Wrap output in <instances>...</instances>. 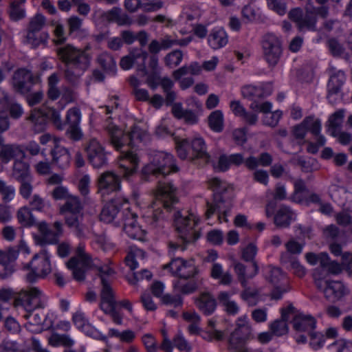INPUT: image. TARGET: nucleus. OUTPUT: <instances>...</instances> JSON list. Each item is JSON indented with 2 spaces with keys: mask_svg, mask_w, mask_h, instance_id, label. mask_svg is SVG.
Wrapping results in <instances>:
<instances>
[{
  "mask_svg": "<svg viewBox=\"0 0 352 352\" xmlns=\"http://www.w3.org/2000/svg\"><path fill=\"white\" fill-rule=\"evenodd\" d=\"M105 128L112 145L121 152L120 167L123 169V177L129 179L136 172L139 158L133 152L123 148L125 146H133L138 142L148 140V133L146 129L135 125L127 134H124L121 129L111 122L109 118L107 120Z\"/></svg>",
  "mask_w": 352,
  "mask_h": 352,
  "instance_id": "f257e3e1",
  "label": "nucleus"
},
{
  "mask_svg": "<svg viewBox=\"0 0 352 352\" xmlns=\"http://www.w3.org/2000/svg\"><path fill=\"white\" fill-rule=\"evenodd\" d=\"M88 49V46L82 50L70 44L57 47L56 53L65 63V76L69 81H76L90 67L91 56Z\"/></svg>",
  "mask_w": 352,
  "mask_h": 352,
  "instance_id": "f03ea898",
  "label": "nucleus"
},
{
  "mask_svg": "<svg viewBox=\"0 0 352 352\" xmlns=\"http://www.w3.org/2000/svg\"><path fill=\"white\" fill-rule=\"evenodd\" d=\"M198 221L199 219L193 213L183 215L179 211L175 212L174 223L178 233V240L177 242H169L170 256L173 255L174 252L177 250L184 251L188 244L199 237L198 232L195 230Z\"/></svg>",
  "mask_w": 352,
  "mask_h": 352,
  "instance_id": "7ed1b4c3",
  "label": "nucleus"
},
{
  "mask_svg": "<svg viewBox=\"0 0 352 352\" xmlns=\"http://www.w3.org/2000/svg\"><path fill=\"white\" fill-rule=\"evenodd\" d=\"M45 297L43 292L36 287L22 289L15 299L16 307L22 306L26 311L23 316L30 320V325H38L42 323V319L38 314H32V311L37 308H43L45 304Z\"/></svg>",
  "mask_w": 352,
  "mask_h": 352,
  "instance_id": "20e7f679",
  "label": "nucleus"
},
{
  "mask_svg": "<svg viewBox=\"0 0 352 352\" xmlns=\"http://www.w3.org/2000/svg\"><path fill=\"white\" fill-rule=\"evenodd\" d=\"M82 205L79 198L72 195L60 207V214L65 216V223L78 238L85 236V226L82 223Z\"/></svg>",
  "mask_w": 352,
  "mask_h": 352,
  "instance_id": "39448f33",
  "label": "nucleus"
},
{
  "mask_svg": "<svg viewBox=\"0 0 352 352\" xmlns=\"http://www.w3.org/2000/svg\"><path fill=\"white\" fill-rule=\"evenodd\" d=\"M176 149L179 157L182 160L191 162L200 160L204 163H208L210 160L206 142L201 136L177 142Z\"/></svg>",
  "mask_w": 352,
  "mask_h": 352,
  "instance_id": "423d86ee",
  "label": "nucleus"
},
{
  "mask_svg": "<svg viewBox=\"0 0 352 352\" xmlns=\"http://www.w3.org/2000/svg\"><path fill=\"white\" fill-rule=\"evenodd\" d=\"M177 201L175 195V188L170 183H159L155 194V201L149 206L152 223H156L163 219L162 206L169 208Z\"/></svg>",
  "mask_w": 352,
  "mask_h": 352,
  "instance_id": "0eeeda50",
  "label": "nucleus"
},
{
  "mask_svg": "<svg viewBox=\"0 0 352 352\" xmlns=\"http://www.w3.org/2000/svg\"><path fill=\"white\" fill-rule=\"evenodd\" d=\"M178 170L179 168L175 164L173 155L163 151H156L152 154L150 162L143 168L142 173L145 175L166 176Z\"/></svg>",
  "mask_w": 352,
  "mask_h": 352,
  "instance_id": "6e6552de",
  "label": "nucleus"
},
{
  "mask_svg": "<svg viewBox=\"0 0 352 352\" xmlns=\"http://www.w3.org/2000/svg\"><path fill=\"white\" fill-rule=\"evenodd\" d=\"M99 276L101 280L100 309L104 312H109L113 306H116L115 294L111 283L113 280L115 272L107 265H103L98 267Z\"/></svg>",
  "mask_w": 352,
  "mask_h": 352,
  "instance_id": "1a4fd4ad",
  "label": "nucleus"
},
{
  "mask_svg": "<svg viewBox=\"0 0 352 352\" xmlns=\"http://www.w3.org/2000/svg\"><path fill=\"white\" fill-rule=\"evenodd\" d=\"M24 267L28 270L25 275L28 282L34 283L39 278H44L52 272L50 254L46 250H42L34 254Z\"/></svg>",
  "mask_w": 352,
  "mask_h": 352,
  "instance_id": "9d476101",
  "label": "nucleus"
},
{
  "mask_svg": "<svg viewBox=\"0 0 352 352\" xmlns=\"http://www.w3.org/2000/svg\"><path fill=\"white\" fill-rule=\"evenodd\" d=\"M93 261L90 255L85 252V245L80 243L76 248L75 256L67 263V267L72 271L75 280L81 281L85 279V272L91 267Z\"/></svg>",
  "mask_w": 352,
  "mask_h": 352,
  "instance_id": "9b49d317",
  "label": "nucleus"
},
{
  "mask_svg": "<svg viewBox=\"0 0 352 352\" xmlns=\"http://www.w3.org/2000/svg\"><path fill=\"white\" fill-rule=\"evenodd\" d=\"M252 332L247 316L238 318L236 327L229 338V348L233 352H252L245 346V341L250 337Z\"/></svg>",
  "mask_w": 352,
  "mask_h": 352,
  "instance_id": "f8f14e48",
  "label": "nucleus"
},
{
  "mask_svg": "<svg viewBox=\"0 0 352 352\" xmlns=\"http://www.w3.org/2000/svg\"><path fill=\"white\" fill-rule=\"evenodd\" d=\"M263 57L270 67H275L283 54L280 39L274 34L267 33L262 39Z\"/></svg>",
  "mask_w": 352,
  "mask_h": 352,
  "instance_id": "ddd939ff",
  "label": "nucleus"
},
{
  "mask_svg": "<svg viewBox=\"0 0 352 352\" xmlns=\"http://www.w3.org/2000/svg\"><path fill=\"white\" fill-rule=\"evenodd\" d=\"M267 270L266 278L274 285L272 298L276 300L280 299L283 294L290 289L286 274L280 268L273 266H268Z\"/></svg>",
  "mask_w": 352,
  "mask_h": 352,
  "instance_id": "4468645a",
  "label": "nucleus"
},
{
  "mask_svg": "<svg viewBox=\"0 0 352 352\" xmlns=\"http://www.w3.org/2000/svg\"><path fill=\"white\" fill-rule=\"evenodd\" d=\"M148 54L142 48H131L129 54L121 58L120 66L124 70H129L133 67H136L138 71L146 74L145 62Z\"/></svg>",
  "mask_w": 352,
  "mask_h": 352,
  "instance_id": "2eb2a0df",
  "label": "nucleus"
},
{
  "mask_svg": "<svg viewBox=\"0 0 352 352\" xmlns=\"http://www.w3.org/2000/svg\"><path fill=\"white\" fill-rule=\"evenodd\" d=\"M164 268L169 269L173 275L184 279L190 278L197 273L193 261H186L180 257L171 258L168 264L164 265Z\"/></svg>",
  "mask_w": 352,
  "mask_h": 352,
  "instance_id": "dca6fc26",
  "label": "nucleus"
},
{
  "mask_svg": "<svg viewBox=\"0 0 352 352\" xmlns=\"http://www.w3.org/2000/svg\"><path fill=\"white\" fill-rule=\"evenodd\" d=\"M342 271V267L335 261H329L326 265L316 267L313 271V278L318 289L321 290L330 282L328 279L329 274H338Z\"/></svg>",
  "mask_w": 352,
  "mask_h": 352,
  "instance_id": "f3484780",
  "label": "nucleus"
},
{
  "mask_svg": "<svg viewBox=\"0 0 352 352\" xmlns=\"http://www.w3.org/2000/svg\"><path fill=\"white\" fill-rule=\"evenodd\" d=\"M85 151L89 162L94 168H100L107 164V153L96 138H91L87 142Z\"/></svg>",
  "mask_w": 352,
  "mask_h": 352,
  "instance_id": "a211bd4d",
  "label": "nucleus"
},
{
  "mask_svg": "<svg viewBox=\"0 0 352 352\" xmlns=\"http://www.w3.org/2000/svg\"><path fill=\"white\" fill-rule=\"evenodd\" d=\"M120 188V179L113 172H104L98 179V192L102 196L117 192Z\"/></svg>",
  "mask_w": 352,
  "mask_h": 352,
  "instance_id": "6ab92c4d",
  "label": "nucleus"
},
{
  "mask_svg": "<svg viewBox=\"0 0 352 352\" xmlns=\"http://www.w3.org/2000/svg\"><path fill=\"white\" fill-rule=\"evenodd\" d=\"M250 108L254 112L264 113L263 123L271 126H275L282 116V113L280 111L271 112L272 104L270 102H264L263 103L254 102L250 104Z\"/></svg>",
  "mask_w": 352,
  "mask_h": 352,
  "instance_id": "aec40b11",
  "label": "nucleus"
},
{
  "mask_svg": "<svg viewBox=\"0 0 352 352\" xmlns=\"http://www.w3.org/2000/svg\"><path fill=\"white\" fill-rule=\"evenodd\" d=\"M346 80L344 73L338 70L332 74L330 76L327 87V98L329 102L336 103L341 98V88Z\"/></svg>",
  "mask_w": 352,
  "mask_h": 352,
  "instance_id": "412c9836",
  "label": "nucleus"
},
{
  "mask_svg": "<svg viewBox=\"0 0 352 352\" xmlns=\"http://www.w3.org/2000/svg\"><path fill=\"white\" fill-rule=\"evenodd\" d=\"M294 311L295 308L292 305L281 309L280 318L274 320L270 324V329L273 335L282 336L288 333L289 328L287 322L291 316L294 315Z\"/></svg>",
  "mask_w": 352,
  "mask_h": 352,
  "instance_id": "4be33fe9",
  "label": "nucleus"
},
{
  "mask_svg": "<svg viewBox=\"0 0 352 352\" xmlns=\"http://www.w3.org/2000/svg\"><path fill=\"white\" fill-rule=\"evenodd\" d=\"M321 290L324 292L325 298L333 302L341 300L349 293L346 285L340 280L329 282Z\"/></svg>",
  "mask_w": 352,
  "mask_h": 352,
  "instance_id": "5701e85b",
  "label": "nucleus"
},
{
  "mask_svg": "<svg viewBox=\"0 0 352 352\" xmlns=\"http://www.w3.org/2000/svg\"><path fill=\"white\" fill-rule=\"evenodd\" d=\"M127 205L126 200H122L120 198L114 199L107 203L100 215V220L104 223H111L118 214L121 206Z\"/></svg>",
  "mask_w": 352,
  "mask_h": 352,
  "instance_id": "b1692460",
  "label": "nucleus"
},
{
  "mask_svg": "<svg viewBox=\"0 0 352 352\" xmlns=\"http://www.w3.org/2000/svg\"><path fill=\"white\" fill-rule=\"evenodd\" d=\"M272 92V86L270 84H263L258 86L246 85L241 89L243 96L252 100V102H257V99L270 96Z\"/></svg>",
  "mask_w": 352,
  "mask_h": 352,
  "instance_id": "393cba45",
  "label": "nucleus"
},
{
  "mask_svg": "<svg viewBox=\"0 0 352 352\" xmlns=\"http://www.w3.org/2000/svg\"><path fill=\"white\" fill-rule=\"evenodd\" d=\"M32 79V75L30 71L25 69H19L13 74V87L16 91L21 94H26L30 90L28 83Z\"/></svg>",
  "mask_w": 352,
  "mask_h": 352,
  "instance_id": "a878e982",
  "label": "nucleus"
},
{
  "mask_svg": "<svg viewBox=\"0 0 352 352\" xmlns=\"http://www.w3.org/2000/svg\"><path fill=\"white\" fill-rule=\"evenodd\" d=\"M296 217V214L289 207L282 205L274 216V223L279 228H285L290 226Z\"/></svg>",
  "mask_w": 352,
  "mask_h": 352,
  "instance_id": "bb28decb",
  "label": "nucleus"
},
{
  "mask_svg": "<svg viewBox=\"0 0 352 352\" xmlns=\"http://www.w3.org/2000/svg\"><path fill=\"white\" fill-rule=\"evenodd\" d=\"M292 316L294 317L293 327L297 331H307L310 334L316 328V319L309 315H296L294 313Z\"/></svg>",
  "mask_w": 352,
  "mask_h": 352,
  "instance_id": "cd10ccee",
  "label": "nucleus"
},
{
  "mask_svg": "<svg viewBox=\"0 0 352 352\" xmlns=\"http://www.w3.org/2000/svg\"><path fill=\"white\" fill-rule=\"evenodd\" d=\"M228 42V36L223 28H213L208 37V45L214 50L223 47Z\"/></svg>",
  "mask_w": 352,
  "mask_h": 352,
  "instance_id": "c85d7f7f",
  "label": "nucleus"
},
{
  "mask_svg": "<svg viewBox=\"0 0 352 352\" xmlns=\"http://www.w3.org/2000/svg\"><path fill=\"white\" fill-rule=\"evenodd\" d=\"M197 307L204 314H212L217 307L215 299L208 292H203L195 298Z\"/></svg>",
  "mask_w": 352,
  "mask_h": 352,
  "instance_id": "c756f323",
  "label": "nucleus"
},
{
  "mask_svg": "<svg viewBox=\"0 0 352 352\" xmlns=\"http://www.w3.org/2000/svg\"><path fill=\"white\" fill-rule=\"evenodd\" d=\"M16 258V251L9 250L8 252H0V277L6 278L12 274L14 267L12 261Z\"/></svg>",
  "mask_w": 352,
  "mask_h": 352,
  "instance_id": "7c9ffc66",
  "label": "nucleus"
},
{
  "mask_svg": "<svg viewBox=\"0 0 352 352\" xmlns=\"http://www.w3.org/2000/svg\"><path fill=\"white\" fill-rule=\"evenodd\" d=\"M46 113L43 109H34L28 117V120L32 123V128L35 133L43 132L47 126Z\"/></svg>",
  "mask_w": 352,
  "mask_h": 352,
  "instance_id": "2f4dec72",
  "label": "nucleus"
},
{
  "mask_svg": "<svg viewBox=\"0 0 352 352\" xmlns=\"http://www.w3.org/2000/svg\"><path fill=\"white\" fill-rule=\"evenodd\" d=\"M12 177L18 182L32 181L29 164L21 160H15L12 166Z\"/></svg>",
  "mask_w": 352,
  "mask_h": 352,
  "instance_id": "473e14b6",
  "label": "nucleus"
},
{
  "mask_svg": "<svg viewBox=\"0 0 352 352\" xmlns=\"http://www.w3.org/2000/svg\"><path fill=\"white\" fill-rule=\"evenodd\" d=\"M280 259L282 264L289 265V269L295 276L302 278L306 275V268L295 256H290L287 253H281Z\"/></svg>",
  "mask_w": 352,
  "mask_h": 352,
  "instance_id": "72a5a7b5",
  "label": "nucleus"
},
{
  "mask_svg": "<svg viewBox=\"0 0 352 352\" xmlns=\"http://www.w3.org/2000/svg\"><path fill=\"white\" fill-rule=\"evenodd\" d=\"M316 8H314L310 2H308L305 6V14L302 16L300 21L298 25V28L300 30H315L317 18L314 12Z\"/></svg>",
  "mask_w": 352,
  "mask_h": 352,
  "instance_id": "f704fd0d",
  "label": "nucleus"
},
{
  "mask_svg": "<svg viewBox=\"0 0 352 352\" xmlns=\"http://www.w3.org/2000/svg\"><path fill=\"white\" fill-rule=\"evenodd\" d=\"M124 6L130 12H135L140 7L146 12H154L162 7V2L151 1L141 3L140 0H125Z\"/></svg>",
  "mask_w": 352,
  "mask_h": 352,
  "instance_id": "c9c22d12",
  "label": "nucleus"
},
{
  "mask_svg": "<svg viewBox=\"0 0 352 352\" xmlns=\"http://www.w3.org/2000/svg\"><path fill=\"white\" fill-rule=\"evenodd\" d=\"M254 272L251 274H246V267L243 263L235 261L233 264L234 271L237 276L238 280L243 287H246L248 280L254 277L258 272V267L256 262H253Z\"/></svg>",
  "mask_w": 352,
  "mask_h": 352,
  "instance_id": "e433bc0d",
  "label": "nucleus"
},
{
  "mask_svg": "<svg viewBox=\"0 0 352 352\" xmlns=\"http://www.w3.org/2000/svg\"><path fill=\"white\" fill-rule=\"evenodd\" d=\"M207 210L206 212V216L209 219L213 214L217 212L220 220H223L227 222L228 220L226 218L228 213L229 212V208L223 207V201L221 197L218 199L217 197H214V203H207Z\"/></svg>",
  "mask_w": 352,
  "mask_h": 352,
  "instance_id": "4c0bfd02",
  "label": "nucleus"
},
{
  "mask_svg": "<svg viewBox=\"0 0 352 352\" xmlns=\"http://www.w3.org/2000/svg\"><path fill=\"white\" fill-rule=\"evenodd\" d=\"M102 16L107 21L115 22L119 25H126L132 23V21L129 16L123 13L122 10L117 7L113 8L111 10L104 12Z\"/></svg>",
  "mask_w": 352,
  "mask_h": 352,
  "instance_id": "58836bf2",
  "label": "nucleus"
},
{
  "mask_svg": "<svg viewBox=\"0 0 352 352\" xmlns=\"http://www.w3.org/2000/svg\"><path fill=\"white\" fill-rule=\"evenodd\" d=\"M72 320L76 327L91 337L96 338L98 337V332L89 325L84 313L82 311H78L74 313L72 316Z\"/></svg>",
  "mask_w": 352,
  "mask_h": 352,
  "instance_id": "ea45409f",
  "label": "nucleus"
},
{
  "mask_svg": "<svg viewBox=\"0 0 352 352\" xmlns=\"http://www.w3.org/2000/svg\"><path fill=\"white\" fill-rule=\"evenodd\" d=\"M53 162L60 168L68 167L70 162V155L65 148L58 144L54 146L52 151Z\"/></svg>",
  "mask_w": 352,
  "mask_h": 352,
  "instance_id": "a19ab883",
  "label": "nucleus"
},
{
  "mask_svg": "<svg viewBox=\"0 0 352 352\" xmlns=\"http://www.w3.org/2000/svg\"><path fill=\"white\" fill-rule=\"evenodd\" d=\"M24 155L22 148L18 144H8L0 148V160L4 164H8L15 157Z\"/></svg>",
  "mask_w": 352,
  "mask_h": 352,
  "instance_id": "79ce46f5",
  "label": "nucleus"
},
{
  "mask_svg": "<svg viewBox=\"0 0 352 352\" xmlns=\"http://www.w3.org/2000/svg\"><path fill=\"white\" fill-rule=\"evenodd\" d=\"M344 118V110L339 109L332 113L327 122L328 131L331 135H336V131H340Z\"/></svg>",
  "mask_w": 352,
  "mask_h": 352,
  "instance_id": "37998d69",
  "label": "nucleus"
},
{
  "mask_svg": "<svg viewBox=\"0 0 352 352\" xmlns=\"http://www.w3.org/2000/svg\"><path fill=\"white\" fill-rule=\"evenodd\" d=\"M98 63L107 74L114 76L117 72L116 62L107 52L101 53L97 58Z\"/></svg>",
  "mask_w": 352,
  "mask_h": 352,
  "instance_id": "c03bdc74",
  "label": "nucleus"
},
{
  "mask_svg": "<svg viewBox=\"0 0 352 352\" xmlns=\"http://www.w3.org/2000/svg\"><path fill=\"white\" fill-rule=\"evenodd\" d=\"M212 278L219 280V283L224 285H230L232 281V276L229 272H224L222 265L214 263L210 272Z\"/></svg>",
  "mask_w": 352,
  "mask_h": 352,
  "instance_id": "a18cd8bd",
  "label": "nucleus"
},
{
  "mask_svg": "<svg viewBox=\"0 0 352 352\" xmlns=\"http://www.w3.org/2000/svg\"><path fill=\"white\" fill-rule=\"evenodd\" d=\"M47 33L38 34L28 29L26 35L24 36L23 42L24 44L30 45L32 48H36L41 44L43 43L47 38Z\"/></svg>",
  "mask_w": 352,
  "mask_h": 352,
  "instance_id": "49530a36",
  "label": "nucleus"
},
{
  "mask_svg": "<svg viewBox=\"0 0 352 352\" xmlns=\"http://www.w3.org/2000/svg\"><path fill=\"white\" fill-rule=\"evenodd\" d=\"M145 252L142 250L132 247L125 257L124 261L131 270H134L138 266V261L143 260Z\"/></svg>",
  "mask_w": 352,
  "mask_h": 352,
  "instance_id": "de8ad7c7",
  "label": "nucleus"
},
{
  "mask_svg": "<svg viewBox=\"0 0 352 352\" xmlns=\"http://www.w3.org/2000/svg\"><path fill=\"white\" fill-rule=\"evenodd\" d=\"M208 125L214 132H221L223 129L224 118L221 110L212 111L208 116Z\"/></svg>",
  "mask_w": 352,
  "mask_h": 352,
  "instance_id": "09e8293b",
  "label": "nucleus"
},
{
  "mask_svg": "<svg viewBox=\"0 0 352 352\" xmlns=\"http://www.w3.org/2000/svg\"><path fill=\"white\" fill-rule=\"evenodd\" d=\"M8 12L10 19L14 21H20L26 16L24 5L19 3L16 0L10 2Z\"/></svg>",
  "mask_w": 352,
  "mask_h": 352,
  "instance_id": "8fccbe9b",
  "label": "nucleus"
},
{
  "mask_svg": "<svg viewBox=\"0 0 352 352\" xmlns=\"http://www.w3.org/2000/svg\"><path fill=\"white\" fill-rule=\"evenodd\" d=\"M230 294L226 292H221L218 295V299L221 303L227 313L231 315H236L239 311V307L233 300L230 299Z\"/></svg>",
  "mask_w": 352,
  "mask_h": 352,
  "instance_id": "3c124183",
  "label": "nucleus"
},
{
  "mask_svg": "<svg viewBox=\"0 0 352 352\" xmlns=\"http://www.w3.org/2000/svg\"><path fill=\"white\" fill-rule=\"evenodd\" d=\"M17 219L23 226H32L35 223V219L28 207L21 208L17 212Z\"/></svg>",
  "mask_w": 352,
  "mask_h": 352,
  "instance_id": "603ef678",
  "label": "nucleus"
},
{
  "mask_svg": "<svg viewBox=\"0 0 352 352\" xmlns=\"http://www.w3.org/2000/svg\"><path fill=\"white\" fill-rule=\"evenodd\" d=\"M58 82L59 78L56 73L52 74L48 77L47 96L52 100H57L60 95V91L56 87Z\"/></svg>",
  "mask_w": 352,
  "mask_h": 352,
  "instance_id": "864d4df0",
  "label": "nucleus"
},
{
  "mask_svg": "<svg viewBox=\"0 0 352 352\" xmlns=\"http://www.w3.org/2000/svg\"><path fill=\"white\" fill-rule=\"evenodd\" d=\"M307 261L311 265H315L319 263L320 265H325L327 262L331 261L329 255L325 252H321L316 254L313 252H309L305 254Z\"/></svg>",
  "mask_w": 352,
  "mask_h": 352,
  "instance_id": "5fc2aeb1",
  "label": "nucleus"
},
{
  "mask_svg": "<svg viewBox=\"0 0 352 352\" xmlns=\"http://www.w3.org/2000/svg\"><path fill=\"white\" fill-rule=\"evenodd\" d=\"M285 247L286 252L283 253H287L290 256H294V255H299L302 252L304 244L299 243L292 238L285 243Z\"/></svg>",
  "mask_w": 352,
  "mask_h": 352,
  "instance_id": "6e6d98bb",
  "label": "nucleus"
},
{
  "mask_svg": "<svg viewBox=\"0 0 352 352\" xmlns=\"http://www.w3.org/2000/svg\"><path fill=\"white\" fill-rule=\"evenodd\" d=\"M258 248L254 243H250L241 250V258L247 262H256L254 258L257 254Z\"/></svg>",
  "mask_w": 352,
  "mask_h": 352,
  "instance_id": "4d7b16f0",
  "label": "nucleus"
},
{
  "mask_svg": "<svg viewBox=\"0 0 352 352\" xmlns=\"http://www.w3.org/2000/svg\"><path fill=\"white\" fill-rule=\"evenodd\" d=\"M182 58V52L180 50H174L166 56L165 63L168 67L173 68L179 65Z\"/></svg>",
  "mask_w": 352,
  "mask_h": 352,
  "instance_id": "13d9d810",
  "label": "nucleus"
},
{
  "mask_svg": "<svg viewBox=\"0 0 352 352\" xmlns=\"http://www.w3.org/2000/svg\"><path fill=\"white\" fill-rule=\"evenodd\" d=\"M173 286L176 292L182 294H190L197 289V285L194 282L184 283L181 280H177L173 283Z\"/></svg>",
  "mask_w": 352,
  "mask_h": 352,
  "instance_id": "bf43d9fd",
  "label": "nucleus"
},
{
  "mask_svg": "<svg viewBox=\"0 0 352 352\" xmlns=\"http://www.w3.org/2000/svg\"><path fill=\"white\" fill-rule=\"evenodd\" d=\"M304 124L307 131H309L313 135H318L320 133L321 122L319 120L308 117L304 120Z\"/></svg>",
  "mask_w": 352,
  "mask_h": 352,
  "instance_id": "052dcab7",
  "label": "nucleus"
},
{
  "mask_svg": "<svg viewBox=\"0 0 352 352\" xmlns=\"http://www.w3.org/2000/svg\"><path fill=\"white\" fill-rule=\"evenodd\" d=\"M44 111L46 113L47 118L52 120L54 124L58 129L63 130L64 124L62 122L60 113L56 109L52 108H45Z\"/></svg>",
  "mask_w": 352,
  "mask_h": 352,
  "instance_id": "680f3d73",
  "label": "nucleus"
},
{
  "mask_svg": "<svg viewBox=\"0 0 352 352\" xmlns=\"http://www.w3.org/2000/svg\"><path fill=\"white\" fill-rule=\"evenodd\" d=\"M122 215L124 229L126 227L138 225L136 222V214L132 212L128 206L123 208Z\"/></svg>",
  "mask_w": 352,
  "mask_h": 352,
  "instance_id": "e2e57ef3",
  "label": "nucleus"
},
{
  "mask_svg": "<svg viewBox=\"0 0 352 352\" xmlns=\"http://www.w3.org/2000/svg\"><path fill=\"white\" fill-rule=\"evenodd\" d=\"M66 120L69 126L80 125L81 113L79 109L76 107L69 109L67 112Z\"/></svg>",
  "mask_w": 352,
  "mask_h": 352,
  "instance_id": "0e129e2a",
  "label": "nucleus"
},
{
  "mask_svg": "<svg viewBox=\"0 0 352 352\" xmlns=\"http://www.w3.org/2000/svg\"><path fill=\"white\" fill-rule=\"evenodd\" d=\"M310 342L309 345L314 350H318L321 349L324 343V337L323 334L320 332L313 331L309 334Z\"/></svg>",
  "mask_w": 352,
  "mask_h": 352,
  "instance_id": "69168bd1",
  "label": "nucleus"
},
{
  "mask_svg": "<svg viewBox=\"0 0 352 352\" xmlns=\"http://www.w3.org/2000/svg\"><path fill=\"white\" fill-rule=\"evenodd\" d=\"M45 23V18L41 14H36L30 21L28 30L38 32Z\"/></svg>",
  "mask_w": 352,
  "mask_h": 352,
  "instance_id": "338daca9",
  "label": "nucleus"
},
{
  "mask_svg": "<svg viewBox=\"0 0 352 352\" xmlns=\"http://www.w3.org/2000/svg\"><path fill=\"white\" fill-rule=\"evenodd\" d=\"M0 352H23L16 341L4 340L0 343Z\"/></svg>",
  "mask_w": 352,
  "mask_h": 352,
  "instance_id": "774afa93",
  "label": "nucleus"
}]
</instances>
